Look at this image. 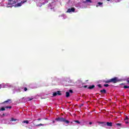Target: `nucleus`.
Segmentation results:
<instances>
[{"label": "nucleus", "instance_id": "obj_1", "mask_svg": "<svg viewBox=\"0 0 129 129\" xmlns=\"http://www.w3.org/2000/svg\"><path fill=\"white\" fill-rule=\"evenodd\" d=\"M119 81H120V80H119L117 77H114L107 81H104V82H105V83H110V82L112 83H117V82H119Z\"/></svg>", "mask_w": 129, "mask_h": 129}, {"label": "nucleus", "instance_id": "obj_2", "mask_svg": "<svg viewBox=\"0 0 129 129\" xmlns=\"http://www.w3.org/2000/svg\"><path fill=\"white\" fill-rule=\"evenodd\" d=\"M55 120H56V121H60L61 122H64L65 123H67V124H68L69 123H70V121L69 120H66V118L63 117L56 118Z\"/></svg>", "mask_w": 129, "mask_h": 129}, {"label": "nucleus", "instance_id": "obj_3", "mask_svg": "<svg viewBox=\"0 0 129 129\" xmlns=\"http://www.w3.org/2000/svg\"><path fill=\"white\" fill-rule=\"evenodd\" d=\"M25 3H27V0L24 1H21V3H18L17 5L14 6L15 8H18V7H22V5L25 4Z\"/></svg>", "mask_w": 129, "mask_h": 129}, {"label": "nucleus", "instance_id": "obj_4", "mask_svg": "<svg viewBox=\"0 0 129 129\" xmlns=\"http://www.w3.org/2000/svg\"><path fill=\"white\" fill-rule=\"evenodd\" d=\"M17 2L15 0H8V6H12L13 5H15Z\"/></svg>", "mask_w": 129, "mask_h": 129}, {"label": "nucleus", "instance_id": "obj_5", "mask_svg": "<svg viewBox=\"0 0 129 129\" xmlns=\"http://www.w3.org/2000/svg\"><path fill=\"white\" fill-rule=\"evenodd\" d=\"M36 120V119H34L33 121L32 122H31V123H33V125H34V126H44V124H42V123H40V124H35V121Z\"/></svg>", "mask_w": 129, "mask_h": 129}, {"label": "nucleus", "instance_id": "obj_6", "mask_svg": "<svg viewBox=\"0 0 129 129\" xmlns=\"http://www.w3.org/2000/svg\"><path fill=\"white\" fill-rule=\"evenodd\" d=\"M57 95H62V93H61V91H57V92L53 93V96H57Z\"/></svg>", "mask_w": 129, "mask_h": 129}, {"label": "nucleus", "instance_id": "obj_7", "mask_svg": "<svg viewBox=\"0 0 129 129\" xmlns=\"http://www.w3.org/2000/svg\"><path fill=\"white\" fill-rule=\"evenodd\" d=\"M72 12H75V8H72L71 9H68L67 13H71Z\"/></svg>", "mask_w": 129, "mask_h": 129}, {"label": "nucleus", "instance_id": "obj_8", "mask_svg": "<svg viewBox=\"0 0 129 129\" xmlns=\"http://www.w3.org/2000/svg\"><path fill=\"white\" fill-rule=\"evenodd\" d=\"M98 123L102 124V126L104 127L106 125V122H98Z\"/></svg>", "mask_w": 129, "mask_h": 129}, {"label": "nucleus", "instance_id": "obj_9", "mask_svg": "<svg viewBox=\"0 0 129 129\" xmlns=\"http://www.w3.org/2000/svg\"><path fill=\"white\" fill-rule=\"evenodd\" d=\"M106 125H107V126H112V122H106Z\"/></svg>", "mask_w": 129, "mask_h": 129}, {"label": "nucleus", "instance_id": "obj_10", "mask_svg": "<svg viewBox=\"0 0 129 129\" xmlns=\"http://www.w3.org/2000/svg\"><path fill=\"white\" fill-rule=\"evenodd\" d=\"M94 87H95V86H94V85H93L92 86H89V87H88V89H93V88H94Z\"/></svg>", "mask_w": 129, "mask_h": 129}, {"label": "nucleus", "instance_id": "obj_11", "mask_svg": "<svg viewBox=\"0 0 129 129\" xmlns=\"http://www.w3.org/2000/svg\"><path fill=\"white\" fill-rule=\"evenodd\" d=\"M100 92L101 93L105 94V93H106V90H105V89L101 90L100 91Z\"/></svg>", "mask_w": 129, "mask_h": 129}, {"label": "nucleus", "instance_id": "obj_12", "mask_svg": "<svg viewBox=\"0 0 129 129\" xmlns=\"http://www.w3.org/2000/svg\"><path fill=\"white\" fill-rule=\"evenodd\" d=\"M66 97H69L70 96V93L69 92H66Z\"/></svg>", "mask_w": 129, "mask_h": 129}, {"label": "nucleus", "instance_id": "obj_13", "mask_svg": "<svg viewBox=\"0 0 129 129\" xmlns=\"http://www.w3.org/2000/svg\"><path fill=\"white\" fill-rule=\"evenodd\" d=\"M83 3H84V4H86V3H92V2L91 1V0H86L85 1L83 2Z\"/></svg>", "mask_w": 129, "mask_h": 129}, {"label": "nucleus", "instance_id": "obj_14", "mask_svg": "<svg viewBox=\"0 0 129 129\" xmlns=\"http://www.w3.org/2000/svg\"><path fill=\"white\" fill-rule=\"evenodd\" d=\"M101 5H102V3L101 2H98V5H96V7L98 8V7H99V6H101Z\"/></svg>", "mask_w": 129, "mask_h": 129}, {"label": "nucleus", "instance_id": "obj_15", "mask_svg": "<svg viewBox=\"0 0 129 129\" xmlns=\"http://www.w3.org/2000/svg\"><path fill=\"white\" fill-rule=\"evenodd\" d=\"M26 99H27V101H31V100H33V98H30L28 97L26 98Z\"/></svg>", "mask_w": 129, "mask_h": 129}, {"label": "nucleus", "instance_id": "obj_16", "mask_svg": "<svg viewBox=\"0 0 129 129\" xmlns=\"http://www.w3.org/2000/svg\"><path fill=\"white\" fill-rule=\"evenodd\" d=\"M10 101H12V100L9 99L7 101H5L3 102V103H7V102H10Z\"/></svg>", "mask_w": 129, "mask_h": 129}, {"label": "nucleus", "instance_id": "obj_17", "mask_svg": "<svg viewBox=\"0 0 129 129\" xmlns=\"http://www.w3.org/2000/svg\"><path fill=\"white\" fill-rule=\"evenodd\" d=\"M23 123H26L27 124H28L29 123V121L28 120H24L23 121Z\"/></svg>", "mask_w": 129, "mask_h": 129}, {"label": "nucleus", "instance_id": "obj_18", "mask_svg": "<svg viewBox=\"0 0 129 129\" xmlns=\"http://www.w3.org/2000/svg\"><path fill=\"white\" fill-rule=\"evenodd\" d=\"M4 110H6V108H5V107H2L0 109V111H4Z\"/></svg>", "mask_w": 129, "mask_h": 129}, {"label": "nucleus", "instance_id": "obj_19", "mask_svg": "<svg viewBox=\"0 0 129 129\" xmlns=\"http://www.w3.org/2000/svg\"><path fill=\"white\" fill-rule=\"evenodd\" d=\"M116 125H117L118 126H121V123H116Z\"/></svg>", "mask_w": 129, "mask_h": 129}, {"label": "nucleus", "instance_id": "obj_20", "mask_svg": "<svg viewBox=\"0 0 129 129\" xmlns=\"http://www.w3.org/2000/svg\"><path fill=\"white\" fill-rule=\"evenodd\" d=\"M74 122H77V123H78L79 124H80V122L79 121V120H74Z\"/></svg>", "mask_w": 129, "mask_h": 129}, {"label": "nucleus", "instance_id": "obj_21", "mask_svg": "<svg viewBox=\"0 0 129 129\" xmlns=\"http://www.w3.org/2000/svg\"><path fill=\"white\" fill-rule=\"evenodd\" d=\"M98 87H99V88H102V86H101V84H98L97 85Z\"/></svg>", "mask_w": 129, "mask_h": 129}, {"label": "nucleus", "instance_id": "obj_22", "mask_svg": "<svg viewBox=\"0 0 129 129\" xmlns=\"http://www.w3.org/2000/svg\"><path fill=\"white\" fill-rule=\"evenodd\" d=\"M11 120H12V121H17V120L14 118H12Z\"/></svg>", "mask_w": 129, "mask_h": 129}, {"label": "nucleus", "instance_id": "obj_23", "mask_svg": "<svg viewBox=\"0 0 129 129\" xmlns=\"http://www.w3.org/2000/svg\"><path fill=\"white\" fill-rule=\"evenodd\" d=\"M104 87H108L109 86V85H108V84H104Z\"/></svg>", "mask_w": 129, "mask_h": 129}, {"label": "nucleus", "instance_id": "obj_24", "mask_svg": "<svg viewBox=\"0 0 129 129\" xmlns=\"http://www.w3.org/2000/svg\"><path fill=\"white\" fill-rule=\"evenodd\" d=\"M5 108H9L10 109H11L12 108V106H6L5 107Z\"/></svg>", "mask_w": 129, "mask_h": 129}, {"label": "nucleus", "instance_id": "obj_25", "mask_svg": "<svg viewBox=\"0 0 129 129\" xmlns=\"http://www.w3.org/2000/svg\"><path fill=\"white\" fill-rule=\"evenodd\" d=\"M123 88H129V86H124V87H123Z\"/></svg>", "mask_w": 129, "mask_h": 129}, {"label": "nucleus", "instance_id": "obj_26", "mask_svg": "<svg viewBox=\"0 0 129 129\" xmlns=\"http://www.w3.org/2000/svg\"><path fill=\"white\" fill-rule=\"evenodd\" d=\"M69 92H70V93H73V90H69Z\"/></svg>", "mask_w": 129, "mask_h": 129}, {"label": "nucleus", "instance_id": "obj_27", "mask_svg": "<svg viewBox=\"0 0 129 129\" xmlns=\"http://www.w3.org/2000/svg\"><path fill=\"white\" fill-rule=\"evenodd\" d=\"M28 91V88H24V91Z\"/></svg>", "mask_w": 129, "mask_h": 129}, {"label": "nucleus", "instance_id": "obj_28", "mask_svg": "<svg viewBox=\"0 0 129 129\" xmlns=\"http://www.w3.org/2000/svg\"><path fill=\"white\" fill-rule=\"evenodd\" d=\"M83 87H84V88H87L88 86L87 85L83 86Z\"/></svg>", "mask_w": 129, "mask_h": 129}, {"label": "nucleus", "instance_id": "obj_29", "mask_svg": "<svg viewBox=\"0 0 129 129\" xmlns=\"http://www.w3.org/2000/svg\"><path fill=\"white\" fill-rule=\"evenodd\" d=\"M126 119H128V117H127V116H126V118L124 119V120H126Z\"/></svg>", "mask_w": 129, "mask_h": 129}, {"label": "nucleus", "instance_id": "obj_30", "mask_svg": "<svg viewBox=\"0 0 129 129\" xmlns=\"http://www.w3.org/2000/svg\"><path fill=\"white\" fill-rule=\"evenodd\" d=\"M37 120H38V121H39V120H42V119H41V118H38V119H37Z\"/></svg>", "mask_w": 129, "mask_h": 129}, {"label": "nucleus", "instance_id": "obj_31", "mask_svg": "<svg viewBox=\"0 0 129 129\" xmlns=\"http://www.w3.org/2000/svg\"><path fill=\"white\" fill-rule=\"evenodd\" d=\"M12 7H13V6H7V8H12Z\"/></svg>", "mask_w": 129, "mask_h": 129}, {"label": "nucleus", "instance_id": "obj_32", "mask_svg": "<svg viewBox=\"0 0 129 129\" xmlns=\"http://www.w3.org/2000/svg\"><path fill=\"white\" fill-rule=\"evenodd\" d=\"M89 124H90V125L92 124V122H90L89 123Z\"/></svg>", "mask_w": 129, "mask_h": 129}, {"label": "nucleus", "instance_id": "obj_33", "mask_svg": "<svg viewBox=\"0 0 129 129\" xmlns=\"http://www.w3.org/2000/svg\"><path fill=\"white\" fill-rule=\"evenodd\" d=\"M83 105H84V104H82L81 105V106H83Z\"/></svg>", "mask_w": 129, "mask_h": 129}, {"label": "nucleus", "instance_id": "obj_34", "mask_svg": "<svg viewBox=\"0 0 129 129\" xmlns=\"http://www.w3.org/2000/svg\"><path fill=\"white\" fill-rule=\"evenodd\" d=\"M52 122H53V123H55V121L53 120V121H52Z\"/></svg>", "mask_w": 129, "mask_h": 129}, {"label": "nucleus", "instance_id": "obj_35", "mask_svg": "<svg viewBox=\"0 0 129 129\" xmlns=\"http://www.w3.org/2000/svg\"><path fill=\"white\" fill-rule=\"evenodd\" d=\"M3 115H5V113H3Z\"/></svg>", "mask_w": 129, "mask_h": 129}, {"label": "nucleus", "instance_id": "obj_36", "mask_svg": "<svg viewBox=\"0 0 129 129\" xmlns=\"http://www.w3.org/2000/svg\"><path fill=\"white\" fill-rule=\"evenodd\" d=\"M108 2H109V1H110V0H107Z\"/></svg>", "mask_w": 129, "mask_h": 129}, {"label": "nucleus", "instance_id": "obj_37", "mask_svg": "<svg viewBox=\"0 0 129 129\" xmlns=\"http://www.w3.org/2000/svg\"><path fill=\"white\" fill-rule=\"evenodd\" d=\"M0 89H1V87H0Z\"/></svg>", "mask_w": 129, "mask_h": 129}]
</instances>
